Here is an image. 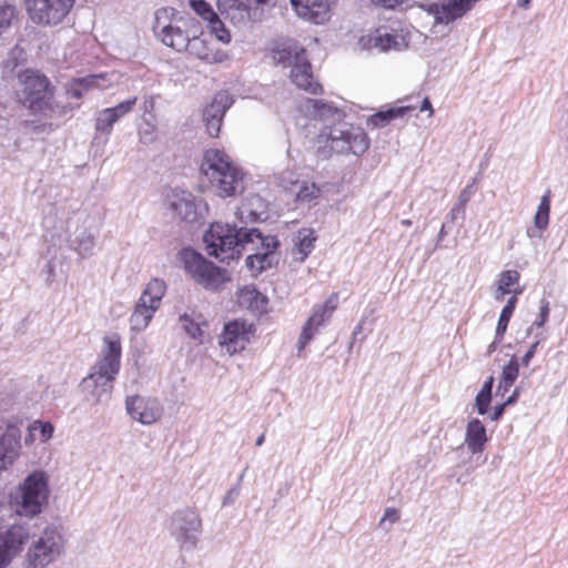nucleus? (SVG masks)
<instances>
[{"label":"nucleus","mask_w":568,"mask_h":568,"mask_svg":"<svg viewBox=\"0 0 568 568\" xmlns=\"http://www.w3.org/2000/svg\"><path fill=\"white\" fill-rule=\"evenodd\" d=\"M368 42L372 48H377L382 52L389 50L400 51L407 47L404 37L398 33L389 32L386 28L377 29L374 34L369 37Z\"/></svg>","instance_id":"27"},{"label":"nucleus","mask_w":568,"mask_h":568,"mask_svg":"<svg viewBox=\"0 0 568 568\" xmlns=\"http://www.w3.org/2000/svg\"><path fill=\"white\" fill-rule=\"evenodd\" d=\"M529 4H530V0H520V1L518 2V6H519V7H521V8H524V9L529 8Z\"/></svg>","instance_id":"64"},{"label":"nucleus","mask_w":568,"mask_h":568,"mask_svg":"<svg viewBox=\"0 0 568 568\" xmlns=\"http://www.w3.org/2000/svg\"><path fill=\"white\" fill-rule=\"evenodd\" d=\"M505 409H506V406H505V404H504V403L496 405V406L494 407L493 413L489 415V417H488V418H489L490 420H493V422H497V420H499V419L503 417V415H504V413H505Z\"/></svg>","instance_id":"51"},{"label":"nucleus","mask_w":568,"mask_h":568,"mask_svg":"<svg viewBox=\"0 0 568 568\" xmlns=\"http://www.w3.org/2000/svg\"><path fill=\"white\" fill-rule=\"evenodd\" d=\"M13 557L14 555H12L7 548H4L3 544L0 542V568H6Z\"/></svg>","instance_id":"50"},{"label":"nucleus","mask_w":568,"mask_h":568,"mask_svg":"<svg viewBox=\"0 0 568 568\" xmlns=\"http://www.w3.org/2000/svg\"><path fill=\"white\" fill-rule=\"evenodd\" d=\"M316 241V236L314 235L313 230L303 229L297 233V242L295 243V247L293 253L297 252L301 256L298 260L303 262L307 255L312 252L314 247V242Z\"/></svg>","instance_id":"32"},{"label":"nucleus","mask_w":568,"mask_h":568,"mask_svg":"<svg viewBox=\"0 0 568 568\" xmlns=\"http://www.w3.org/2000/svg\"><path fill=\"white\" fill-rule=\"evenodd\" d=\"M190 7L205 21H209L216 13L205 0H189Z\"/></svg>","instance_id":"43"},{"label":"nucleus","mask_w":568,"mask_h":568,"mask_svg":"<svg viewBox=\"0 0 568 568\" xmlns=\"http://www.w3.org/2000/svg\"><path fill=\"white\" fill-rule=\"evenodd\" d=\"M390 520L392 523H395L398 520V515H397V511L396 509L394 508H387L385 510V514H384V517L382 518L381 520V524L384 523L385 520Z\"/></svg>","instance_id":"55"},{"label":"nucleus","mask_w":568,"mask_h":568,"mask_svg":"<svg viewBox=\"0 0 568 568\" xmlns=\"http://www.w3.org/2000/svg\"><path fill=\"white\" fill-rule=\"evenodd\" d=\"M119 120L110 110V108L100 111L95 118V130L109 135L112 131V126Z\"/></svg>","instance_id":"38"},{"label":"nucleus","mask_w":568,"mask_h":568,"mask_svg":"<svg viewBox=\"0 0 568 568\" xmlns=\"http://www.w3.org/2000/svg\"><path fill=\"white\" fill-rule=\"evenodd\" d=\"M537 346H538V342H535V343L530 346V348L527 351V353L523 356V358H521V365H523V366H528V365H529V363H530L531 358H532V357H534V355H535V352H536Z\"/></svg>","instance_id":"52"},{"label":"nucleus","mask_w":568,"mask_h":568,"mask_svg":"<svg viewBox=\"0 0 568 568\" xmlns=\"http://www.w3.org/2000/svg\"><path fill=\"white\" fill-rule=\"evenodd\" d=\"M251 1H252V7L255 6L256 8H258V7H274L275 2H276V0H251Z\"/></svg>","instance_id":"58"},{"label":"nucleus","mask_w":568,"mask_h":568,"mask_svg":"<svg viewBox=\"0 0 568 568\" xmlns=\"http://www.w3.org/2000/svg\"><path fill=\"white\" fill-rule=\"evenodd\" d=\"M301 110L307 116L323 122H331L321 133L329 143V148L339 154L352 153L362 155L368 149L369 142L363 129L342 122L343 112L323 100L306 99Z\"/></svg>","instance_id":"3"},{"label":"nucleus","mask_w":568,"mask_h":568,"mask_svg":"<svg viewBox=\"0 0 568 568\" xmlns=\"http://www.w3.org/2000/svg\"><path fill=\"white\" fill-rule=\"evenodd\" d=\"M488 443L487 430L483 422L478 418L468 420L465 430L464 444L467 449L473 454H481Z\"/></svg>","instance_id":"25"},{"label":"nucleus","mask_w":568,"mask_h":568,"mask_svg":"<svg viewBox=\"0 0 568 568\" xmlns=\"http://www.w3.org/2000/svg\"><path fill=\"white\" fill-rule=\"evenodd\" d=\"M185 51L206 63H221L227 57L224 51L213 50L205 39L196 34V30L192 32L191 41Z\"/></svg>","instance_id":"26"},{"label":"nucleus","mask_w":568,"mask_h":568,"mask_svg":"<svg viewBox=\"0 0 568 568\" xmlns=\"http://www.w3.org/2000/svg\"><path fill=\"white\" fill-rule=\"evenodd\" d=\"M240 495V484H235L233 487H231L225 496L223 497L222 505L223 506H230L235 503Z\"/></svg>","instance_id":"49"},{"label":"nucleus","mask_w":568,"mask_h":568,"mask_svg":"<svg viewBox=\"0 0 568 568\" xmlns=\"http://www.w3.org/2000/svg\"><path fill=\"white\" fill-rule=\"evenodd\" d=\"M272 59L276 64L291 69L290 78L298 89L311 94L322 92V85L314 80L312 65L304 48L295 43L276 47L272 51Z\"/></svg>","instance_id":"6"},{"label":"nucleus","mask_w":568,"mask_h":568,"mask_svg":"<svg viewBox=\"0 0 568 568\" xmlns=\"http://www.w3.org/2000/svg\"><path fill=\"white\" fill-rule=\"evenodd\" d=\"M449 223H452V222L448 220H446V222L443 223L442 229L438 234V242L442 241L446 236V234H447L446 227Z\"/></svg>","instance_id":"63"},{"label":"nucleus","mask_w":568,"mask_h":568,"mask_svg":"<svg viewBox=\"0 0 568 568\" xmlns=\"http://www.w3.org/2000/svg\"><path fill=\"white\" fill-rule=\"evenodd\" d=\"M169 529L180 548L191 551L197 546L202 532V520L193 509L176 510L170 518Z\"/></svg>","instance_id":"11"},{"label":"nucleus","mask_w":568,"mask_h":568,"mask_svg":"<svg viewBox=\"0 0 568 568\" xmlns=\"http://www.w3.org/2000/svg\"><path fill=\"white\" fill-rule=\"evenodd\" d=\"M16 7L9 3H0V36L6 32L16 18Z\"/></svg>","instance_id":"41"},{"label":"nucleus","mask_w":568,"mask_h":568,"mask_svg":"<svg viewBox=\"0 0 568 568\" xmlns=\"http://www.w3.org/2000/svg\"><path fill=\"white\" fill-rule=\"evenodd\" d=\"M520 274L515 270L504 271L499 274L497 287L495 291V298L500 301L506 294L514 293V286L518 284Z\"/></svg>","instance_id":"30"},{"label":"nucleus","mask_w":568,"mask_h":568,"mask_svg":"<svg viewBox=\"0 0 568 568\" xmlns=\"http://www.w3.org/2000/svg\"><path fill=\"white\" fill-rule=\"evenodd\" d=\"M39 429L41 434L42 440H48L52 434H53V426L50 423H36L32 427H30V430Z\"/></svg>","instance_id":"48"},{"label":"nucleus","mask_w":568,"mask_h":568,"mask_svg":"<svg viewBox=\"0 0 568 568\" xmlns=\"http://www.w3.org/2000/svg\"><path fill=\"white\" fill-rule=\"evenodd\" d=\"M168 203L170 210L181 221L186 223L199 221L201 213L192 193L175 190L169 195Z\"/></svg>","instance_id":"19"},{"label":"nucleus","mask_w":568,"mask_h":568,"mask_svg":"<svg viewBox=\"0 0 568 568\" xmlns=\"http://www.w3.org/2000/svg\"><path fill=\"white\" fill-rule=\"evenodd\" d=\"M320 194V189L315 184L303 185L297 192V200L303 203H310Z\"/></svg>","instance_id":"45"},{"label":"nucleus","mask_w":568,"mask_h":568,"mask_svg":"<svg viewBox=\"0 0 568 568\" xmlns=\"http://www.w3.org/2000/svg\"><path fill=\"white\" fill-rule=\"evenodd\" d=\"M175 11L172 8H161L155 11L153 31L163 44L181 52L185 51L192 32L184 29L186 21L175 20Z\"/></svg>","instance_id":"10"},{"label":"nucleus","mask_w":568,"mask_h":568,"mask_svg":"<svg viewBox=\"0 0 568 568\" xmlns=\"http://www.w3.org/2000/svg\"><path fill=\"white\" fill-rule=\"evenodd\" d=\"M493 395L489 393L478 392L475 397V408L479 415L488 413Z\"/></svg>","instance_id":"44"},{"label":"nucleus","mask_w":568,"mask_h":568,"mask_svg":"<svg viewBox=\"0 0 568 568\" xmlns=\"http://www.w3.org/2000/svg\"><path fill=\"white\" fill-rule=\"evenodd\" d=\"M255 332L253 322H225L219 344L230 355H234L245 349Z\"/></svg>","instance_id":"14"},{"label":"nucleus","mask_w":568,"mask_h":568,"mask_svg":"<svg viewBox=\"0 0 568 568\" xmlns=\"http://www.w3.org/2000/svg\"><path fill=\"white\" fill-rule=\"evenodd\" d=\"M203 241L209 255L227 264L237 260L243 251H256L245 260L246 267L255 276L277 263L275 251L280 241L276 236H264L255 227L215 222L205 232Z\"/></svg>","instance_id":"2"},{"label":"nucleus","mask_w":568,"mask_h":568,"mask_svg":"<svg viewBox=\"0 0 568 568\" xmlns=\"http://www.w3.org/2000/svg\"><path fill=\"white\" fill-rule=\"evenodd\" d=\"M126 413L143 425L155 423L163 414L159 399L139 395L128 396L125 399Z\"/></svg>","instance_id":"16"},{"label":"nucleus","mask_w":568,"mask_h":568,"mask_svg":"<svg viewBox=\"0 0 568 568\" xmlns=\"http://www.w3.org/2000/svg\"><path fill=\"white\" fill-rule=\"evenodd\" d=\"M206 324L207 322H186L183 325V329L197 344H202L205 335L202 326Z\"/></svg>","instance_id":"42"},{"label":"nucleus","mask_w":568,"mask_h":568,"mask_svg":"<svg viewBox=\"0 0 568 568\" xmlns=\"http://www.w3.org/2000/svg\"><path fill=\"white\" fill-rule=\"evenodd\" d=\"M20 439L21 432L14 425H8L0 435V473L18 457Z\"/></svg>","instance_id":"21"},{"label":"nucleus","mask_w":568,"mask_h":568,"mask_svg":"<svg viewBox=\"0 0 568 568\" xmlns=\"http://www.w3.org/2000/svg\"><path fill=\"white\" fill-rule=\"evenodd\" d=\"M507 324H508V322H497V327H496V333H495V339H497V342H501V338L507 331Z\"/></svg>","instance_id":"53"},{"label":"nucleus","mask_w":568,"mask_h":568,"mask_svg":"<svg viewBox=\"0 0 568 568\" xmlns=\"http://www.w3.org/2000/svg\"><path fill=\"white\" fill-rule=\"evenodd\" d=\"M178 260L186 274L205 290L217 291L223 284L231 281V276L225 268L216 266L191 247L182 248L178 253Z\"/></svg>","instance_id":"9"},{"label":"nucleus","mask_w":568,"mask_h":568,"mask_svg":"<svg viewBox=\"0 0 568 568\" xmlns=\"http://www.w3.org/2000/svg\"><path fill=\"white\" fill-rule=\"evenodd\" d=\"M203 241L209 255L227 264L237 260L243 251H256L245 260L246 267L255 276L277 263L275 251L280 241L276 236H264L255 227L215 222L205 232Z\"/></svg>","instance_id":"1"},{"label":"nucleus","mask_w":568,"mask_h":568,"mask_svg":"<svg viewBox=\"0 0 568 568\" xmlns=\"http://www.w3.org/2000/svg\"><path fill=\"white\" fill-rule=\"evenodd\" d=\"M518 293H519L518 291H515V294H513L508 298L507 304L501 310L498 320H510V317H511V315L514 313V310H515V305L517 303V294Z\"/></svg>","instance_id":"47"},{"label":"nucleus","mask_w":568,"mask_h":568,"mask_svg":"<svg viewBox=\"0 0 568 568\" xmlns=\"http://www.w3.org/2000/svg\"><path fill=\"white\" fill-rule=\"evenodd\" d=\"M233 102V97L230 93L220 91L214 95L212 102L203 109L202 122L210 136H219L224 115Z\"/></svg>","instance_id":"15"},{"label":"nucleus","mask_w":568,"mask_h":568,"mask_svg":"<svg viewBox=\"0 0 568 568\" xmlns=\"http://www.w3.org/2000/svg\"><path fill=\"white\" fill-rule=\"evenodd\" d=\"M165 290L166 286L162 280H151L134 307L132 318L152 320L154 312L158 310L161 300L164 296Z\"/></svg>","instance_id":"17"},{"label":"nucleus","mask_w":568,"mask_h":568,"mask_svg":"<svg viewBox=\"0 0 568 568\" xmlns=\"http://www.w3.org/2000/svg\"><path fill=\"white\" fill-rule=\"evenodd\" d=\"M376 4H381L385 8L393 9L400 4L404 0H372Z\"/></svg>","instance_id":"56"},{"label":"nucleus","mask_w":568,"mask_h":568,"mask_svg":"<svg viewBox=\"0 0 568 568\" xmlns=\"http://www.w3.org/2000/svg\"><path fill=\"white\" fill-rule=\"evenodd\" d=\"M207 23L211 33L214 34L220 42L229 43L231 41V34L229 30L225 28L224 23L221 21L217 13L214 17H212V19H210Z\"/></svg>","instance_id":"40"},{"label":"nucleus","mask_w":568,"mask_h":568,"mask_svg":"<svg viewBox=\"0 0 568 568\" xmlns=\"http://www.w3.org/2000/svg\"><path fill=\"white\" fill-rule=\"evenodd\" d=\"M239 303L261 315L267 311L268 300L255 287L246 286L239 294Z\"/></svg>","instance_id":"28"},{"label":"nucleus","mask_w":568,"mask_h":568,"mask_svg":"<svg viewBox=\"0 0 568 568\" xmlns=\"http://www.w3.org/2000/svg\"><path fill=\"white\" fill-rule=\"evenodd\" d=\"M201 170L220 197L234 196L244 189L243 172L224 151L207 150L204 153Z\"/></svg>","instance_id":"5"},{"label":"nucleus","mask_w":568,"mask_h":568,"mask_svg":"<svg viewBox=\"0 0 568 568\" xmlns=\"http://www.w3.org/2000/svg\"><path fill=\"white\" fill-rule=\"evenodd\" d=\"M30 535L31 531L28 523H13L0 531V542L16 556L22 549Z\"/></svg>","instance_id":"22"},{"label":"nucleus","mask_w":568,"mask_h":568,"mask_svg":"<svg viewBox=\"0 0 568 568\" xmlns=\"http://www.w3.org/2000/svg\"><path fill=\"white\" fill-rule=\"evenodd\" d=\"M71 248L77 251L82 257L90 256L94 246V235L85 227H79L74 236L68 239Z\"/></svg>","instance_id":"29"},{"label":"nucleus","mask_w":568,"mask_h":568,"mask_svg":"<svg viewBox=\"0 0 568 568\" xmlns=\"http://www.w3.org/2000/svg\"><path fill=\"white\" fill-rule=\"evenodd\" d=\"M53 91L49 79L38 71L26 70L18 77L17 100L32 112L53 111Z\"/></svg>","instance_id":"8"},{"label":"nucleus","mask_w":568,"mask_h":568,"mask_svg":"<svg viewBox=\"0 0 568 568\" xmlns=\"http://www.w3.org/2000/svg\"><path fill=\"white\" fill-rule=\"evenodd\" d=\"M363 324H364L363 322H359V323L355 326V328L353 329L351 346H352L355 342H357V341H359V342H362V341H363V338H364V337H359V335L362 334V332H363V329H364V328H363Z\"/></svg>","instance_id":"54"},{"label":"nucleus","mask_w":568,"mask_h":568,"mask_svg":"<svg viewBox=\"0 0 568 568\" xmlns=\"http://www.w3.org/2000/svg\"><path fill=\"white\" fill-rule=\"evenodd\" d=\"M518 396H519V390L518 389H515L513 392V394L504 402L505 406H509V405H513L517 402L518 399Z\"/></svg>","instance_id":"59"},{"label":"nucleus","mask_w":568,"mask_h":568,"mask_svg":"<svg viewBox=\"0 0 568 568\" xmlns=\"http://www.w3.org/2000/svg\"><path fill=\"white\" fill-rule=\"evenodd\" d=\"M494 382H495L494 376H489V377L485 381V383H484V385L481 386V388H480V390H479V392H483V393H489V394H491V392H493V387H494Z\"/></svg>","instance_id":"57"},{"label":"nucleus","mask_w":568,"mask_h":568,"mask_svg":"<svg viewBox=\"0 0 568 568\" xmlns=\"http://www.w3.org/2000/svg\"><path fill=\"white\" fill-rule=\"evenodd\" d=\"M101 78L102 75H90L75 80L69 90L70 95L75 99L82 98L84 92L98 85V81Z\"/></svg>","instance_id":"37"},{"label":"nucleus","mask_w":568,"mask_h":568,"mask_svg":"<svg viewBox=\"0 0 568 568\" xmlns=\"http://www.w3.org/2000/svg\"><path fill=\"white\" fill-rule=\"evenodd\" d=\"M332 1L333 0H291V4L301 18L318 24L326 19Z\"/></svg>","instance_id":"23"},{"label":"nucleus","mask_w":568,"mask_h":568,"mask_svg":"<svg viewBox=\"0 0 568 568\" xmlns=\"http://www.w3.org/2000/svg\"><path fill=\"white\" fill-rule=\"evenodd\" d=\"M549 212H550V191H547L539 203L537 212L535 214V226L539 230H544L547 227L549 222Z\"/></svg>","instance_id":"36"},{"label":"nucleus","mask_w":568,"mask_h":568,"mask_svg":"<svg viewBox=\"0 0 568 568\" xmlns=\"http://www.w3.org/2000/svg\"><path fill=\"white\" fill-rule=\"evenodd\" d=\"M63 551V537L57 527H47L27 554L26 568H45Z\"/></svg>","instance_id":"12"},{"label":"nucleus","mask_w":568,"mask_h":568,"mask_svg":"<svg viewBox=\"0 0 568 568\" xmlns=\"http://www.w3.org/2000/svg\"><path fill=\"white\" fill-rule=\"evenodd\" d=\"M413 110L410 106H393L384 111H378L369 118V124L376 128H383L392 120L403 118Z\"/></svg>","instance_id":"31"},{"label":"nucleus","mask_w":568,"mask_h":568,"mask_svg":"<svg viewBox=\"0 0 568 568\" xmlns=\"http://www.w3.org/2000/svg\"><path fill=\"white\" fill-rule=\"evenodd\" d=\"M420 111H429L430 114H433V108H432V103L429 101L428 98H425L422 102V105H420Z\"/></svg>","instance_id":"61"},{"label":"nucleus","mask_w":568,"mask_h":568,"mask_svg":"<svg viewBox=\"0 0 568 568\" xmlns=\"http://www.w3.org/2000/svg\"><path fill=\"white\" fill-rule=\"evenodd\" d=\"M323 322H306L300 338L297 341V355L301 356V353L304 351L305 346L313 339V337L320 332V326Z\"/></svg>","instance_id":"39"},{"label":"nucleus","mask_w":568,"mask_h":568,"mask_svg":"<svg viewBox=\"0 0 568 568\" xmlns=\"http://www.w3.org/2000/svg\"><path fill=\"white\" fill-rule=\"evenodd\" d=\"M477 0H447L442 3H433L428 12L434 17L435 23L449 24L464 17Z\"/></svg>","instance_id":"18"},{"label":"nucleus","mask_w":568,"mask_h":568,"mask_svg":"<svg viewBox=\"0 0 568 568\" xmlns=\"http://www.w3.org/2000/svg\"><path fill=\"white\" fill-rule=\"evenodd\" d=\"M77 0H28L30 19L42 26H57L69 16Z\"/></svg>","instance_id":"13"},{"label":"nucleus","mask_w":568,"mask_h":568,"mask_svg":"<svg viewBox=\"0 0 568 568\" xmlns=\"http://www.w3.org/2000/svg\"><path fill=\"white\" fill-rule=\"evenodd\" d=\"M549 315V307H548V303H545L540 306V312H539V320H547Z\"/></svg>","instance_id":"60"},{"label":"nucleus","mask_w":568,"mask_h":568,"mask_svg":"<svg viewBox=\"0 0 568 568\" xmlns=\"http://www.w3.org/2000/svg\"><path fill=\"white\" fill-rule=\"evenodd\" d=\"M339 297L337 293H332L323 304H317L313 308V314L307 320H327L338 306Z\"/></svg>","instance_id":"33"},{"label":"nucleus","mask_w":568,"mask_h":568,"mask_svg":"<svg viewBox=\"0 0 568 568\" xmlns=\"http://www.w3.org/2000/svg\"><path fill=\"white\" fill-rule=\"evenodd\" d=\"M236 216L243 224L265 221L268 216L266 204L260 195H251L237 209Z\"/></svg>","instance_id":"24"},{"label":"nucleus","mask_w":568,"mask_h":568,"mask_svg":"<svg viewBox=\"0 0 568 568\" xmlns=\"http://www.w3.org/2000/svg\"><path fill=\"white\" fill-rule=\"evenodd\" d=\"M474 194V190L471 185H467L458 195L457 202L450 210V212L447 214L446 220L454 223L456 219L462 215L464 216L466 205L470 201L471 196Z\"/></svg>","instance_id":"34"},{"label":"nucleus","mask_w":568,"mask_h":568,"mask_svg":"<svg viewBox=\"0 0 568 568\" xmlns=\"http://www.w3.org/2000/svg\"><path fill=\"white\" fill-rule=\"evenodd\" d=\"M216 4L220 13L234 24H246L256 19L251 0H217Z\"/></svg>","instance_id":"20"},{"label":"nucleus","mask_w":568,"mask_h":568,"mask_svg":"<svg viewBox=\"0 0 568 568\" xmlns=\"http://www.w3.org/2000/svg\"><path fill=\"white\" fill-rule=\"evenodd\" d=\"M103 348L90 374L81 382V388L87 394L85 399L98 404L108 400L113 389V383L121 366V338L112 333L103 337Z\"/></svg>","instance_id":"4"},{"label":"nucleus","mask_w":568,"mask_h":568,"mask_svg":"<svg viewBox=\"0 0 568 568\" xmlns=\"http://www.w3.org/2000/svg\"><path fill=\"white\" fill-rule=\"evenodd\" d=\"M499 343L497 339H494L487 347L486 356H490L497 349Z\"/></svg>","instance_id":"62"},{"label":"nucleus","mask_w":568,"mask_h":568,"mask_svg":"<svg viewBox=\"0 0 568 568\" xmlns=\"http://www.w3.org/2000/svg\"><path fill=\"white\" fill-rule=\"evenodd\" d=\"M519 374V364L516 356H513L507 365L504 366L501 378L498 385L497 390L501 389V386H505V390H508L515 381L517 379Z\"/></svg>","instance_id":"35"},{"label":"nucleus","mask_w":568,"mask_h":568,"mask_svg":"<svg viewBox=\"0 0 568 568\" xmlns=\"http://www.w3.org/2000/svg\"><path fill=\"white\" fill-rule=\"evenodd\" d=\"M136 103V98L133 97L129 100L122 101L119 104H116L113 108H110V110L113 112V114L116 116L118 120L123 118L125 114L132 111L133 106Z\"/></svg>","instance_id":"46"},{"label":"nucleus","mask_w":568,"mask_h":568,"mask_svg":"<svg viewBox=\"0 0 568 568\" xmlns=\"http://www.w3.org/2000/svg\"><path fill=\"white\" fill-rule=\"evenodd\" d=\"M49 493L48 476L36 470L10 495L11 505L18 516L33 518L47 505Z\"/></svg>","instance_id":"7"}]
</instances>
